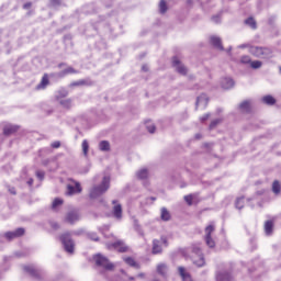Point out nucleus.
Masks as SVG:
<instances>
[{"label": "nucleus", "instance_id": "1", "mask_svg": "<svg viewBox=\"0 0 281 281\" xmlns=\"http://www.w3.org/2000/svg\"><path fill=\"white\" fill-rule=\"evenodd\" d=\"M111 188V178L109 176L103 177L100 186H95L90 190V199H98L102 196Z\"/></svg>", "mask_w": 281, "mask_h": 281}, {"label": "nucleus", "instance_id": "2", "mask_svg": "<svg viewBox=\"0 0 281 281\" xmlns=\"http://www.w3.org/2000/svg\"><path fill=\"white\" fill-rule=\"evenodd\" d=\"M192 262L195 267H205V257H203V252H201L200 245L192 246Z\"/></svg>", "mask_w": 281, "mask_h": 281}, {"label": "nucleus", "instance_id": "3", "mask_svg": "<svg viewBox=\"0 0 281 281\" xmlns=\"http://www.w3.org/2000/svg\"><path fill=\"white\" fill-rule=\"evenodd\" d=\"M249 53L257 58H271L273 52L271 48L260 47V46H250Z\"/></svg>", "mask_w": 281, "mask_h": 281}, {"label": "nucleus", "instance_id": "4", "mask_svg": "<svg viewBox=\"0 0 281 281\" xmlns=\"http://www.w3.org/2000/svg\"><path fill=\"white\" fill-rule=\"evenodd\" d=\"M93 260L97 267H101L105 271H113V269H115V265L109 261V258L102 256L101 254L95 255Z\"/></svg>", "mask_w": 281, "mask_h": 281}, {"label": "nucleus", "instance_id": "5", "mask_svg": "<svg viewBox=\"0 0 281 281\" xmlns=\"http://www.w3.org/2000/svg\"><path fill=\"white\" fill-rule=\"evenodd\" d=\"M164 247H168V239L166 237H161L160 239L153 240L151 252L157 256L164 251Z\"/></svg>", "mask_w": 281, "mask_h": 281}, {"label": "nucleus", "instance_id": "6", "mask_svg": "<svg viewBox=\"0 0 281 281\" xmlns=\"http://www.w3.org/2000/svg\"><path fill=\"white\" fill-rule=\"evenodd\" d=\"M60 240L63 243L65 251L67 254H74V249H75L76 245L74 244L71 236L69 234H64V235H61Z\"/></svg>", "mask_w": 281, "mask_h": 281}, {"label": "nucleus", "instance_id": "7", "mask_svg": "<svg viewBox=\"0 0 281 281\" xmlns=\"http://www.w3.org/2000/svg\"><path fill=\"white\" fill-rule=\"evenodd\" d=\"M214 229H216L214 223H211L209 226L205 227V243L211 249L214 248L216 245L214 239H212V234Z\"/></svg>", "mask_w": 281, "mask_h": 281}, {"label": "nucleus", "instance_id": "8", "mask_svg": "<svg viewBox=\"0 0 281 281\" xmlns=\"http://www.w3.org/2000/svg\"><path fill=\"white\" fill-rule=\"evenodd\" d=\"M82 192V187L80 186V182L72 181V183H69L67 186V196H74V194H80Z\"/></svg>", "mask_w": 281, "mask_h": 281}, {"label": "nucleus", "instance_id": "9", "mask_svg": "<svg viewBox=\"0 0 281 281\" xmlns=\"http://www.w3.org/2000/svg\"><path fill=\"white\" fill-rule=\"evenodd\" d=\"M109 249H115L116 251H120V254H125V251H128V246L124 244L122 240H117L112 245H108Z\"/></svg>", "mask_w": 281, "mask_h": 281}, {"label": "nucleus", "instance_id": "10", "mask_svg": "<svg viewBox=\"0 0 281 281\" xmlns=\"http://www.w3.org/2000/svg\"><path fill=\"white\" fill-rule=\"evenodd\" d=\"M172 66L178 71V74H181V76H186V74H188V68H186V66H183V64H181L179 58L173 57Z\"/></svg>", "mask_w": 281, "mask_h": 281}, {"label": "nucleus", "instance_id": "11", "mask_svg": "<svg viewBox=\"0 0 281 281\" xmlns=\"http://www.w3.org/2000/svg\"><path fill=\"white\" fill-rule=\"evenodd\" d=\"M112 205H114L112 210L114 218H116L117 221H122V204H120L117 200H114L112 201Z\"/></svg>", "mask_w": 281, "mask_h": 281}, {"label": "nucleus", "instance_id": "12", "mask_svg": "<svg viewBox=\"0 0 281 281\" xmlns=\"http://www.w3.org/2000/svg\"><path fill=\"white\" fill-rule=\"evenodd\" d=\"M25 234V228H16L13 232H8L4 234V237L7 240H13V238H19L20 236H23Z\"/></svg>", "mask_w": 281, "mask_h": 281}, {"label": "nucleus", "instance_id": "13", "mask_svg": "<svg viewBox=\"0 0 281 281\" xmlns=\"http://www.w3.org/2000/svg\"><path fill=\"white\" fill-rule=\"evenodd\" d=\"M24 271L25 273H29V276H32V278H41V270H38L37 268H35L32 265L29 266H24Z\"/></svg>", "mask_w": 281, "mask_h": 281}, {"label": "nucleus", "instance_id": "14", "mask_svg": "<svg viewBox=\"0 0 281 281\" xmlns=\"http://www.w3.org/2000/svg\"><path fill=\"white\" fill-rule=\"evenodd\" d=\"M80 221V213L77 211L69 212L66 215V223H70V225H74V223H78Z\"/></svg>", "mask_w": 281, "mask_h": 281}, {"label": "nucleus", "instance_id": "15", "mask_svg": "<svg viewBox=\"0 0 281 281\" xmlns=\"http://www.w3.org/2000/svg\"><path fill=\"white\" fill-rule=\"evenodd\" d=\"M207 102H210V100L207 99V94H201L196 99L195 106L196 109H205L207 106Z\"/></svg>", "mask_w": 281, "mask_h": 281}, {"label": "nucleus", "instance_id": "16", "mask_svg": "<svg viewBox=\"0 0 281 281\" xmlns=\"http://www.w3.org/2000/svg\"><path fill=\"white\" fill-rule=\"evenodd\" d=\"M235 82L234 79H232V77H224L221 79V87L222 89H233Z\"/></svg>", "mask_w": 281, "mask_h": 281}, {"label": "nucleus", "instance_id": "17", "mask_svg": "<svg viewBox=\"0 0 281 281\" xmlns=\"http://www.w3.org/2000/svg\"><path fill=\"white\" fill-rule=\"evenodd\" d=\"M49 86V77L47 75H44L41 82L36 86L37 91H43L47 89Z\"/></svg>", "mask_w": 281, "mask_h": 281}, {"label": "nucleus", "instance_id": "18", "mask_svg": "<svg viewBox=\"0 0 281 281\" xmlns=\"http://www.w3.org/2000/svg\"><path fill=\"white\" fill-rule=\"evenodd\" d=\"M210 42L211 45L216 47V49H221L223 52V44L221 43V37L213 35L211 36Z\"/></svg>", "mask_w": 281, "mask_h": 281}, {"label": "nucleus", "instance_id": "19", "mask_svg": "<svg viewBox=\"0 0 281 281\" xmlns=\"http://www.w3.org/2000/svg\"><path fill=\"white\" fill-rule=\"evenodd\" d=\"M156 269L159 276H162L164 278L168 276V266L166 263H159Z\"/></svg>", "mask_w": 281, "mask_h": 281}, {"label": "nucleus", "instance_id": "20", "mask_svg": "<svg viewBox=\"0 0 281 281\" xmlns=\"http://www.w3.org/2000/svg\"><path fill=\"white\" fill-rule=\"evenodd\" d=\"M123 260L130 267H134V269H139V263H137V261H135V259H133V257H123Z\"/></svg>", "mask_w": 281, "mask_h": 281}, {"label": "nucleus", "instance_id": "21", "mask_svg": "<svg viewBox=\"0 0 281 281\" xmlns=\"http://www.w3.org/2000/svg\"><path fill=\"white\" fill-rule=\"evenodd\" d=\"M19 131V126L16 125H7L3 128L4 135H12V133H16Z\"/></svg>", "mask_w": 281, "mask_h": 281}, {"label": "nucleus", "instance_id": "22", "mask_svg": "<svg viewBox=\"0 0 281 281\" xmlns=\"http://www.w3.org/2000/svg\"><path fill=\"white\" fill-rule=\"evenodd\" d=\"M99 149L103 153H109V150H111V144L109 140H102L99 143Z\"/></svg>", "mask_w": 281, "mask_h": 281}, {"label": "nucleus", "instance_id": "23", "mask_svg": "<svg viewBox=\"0 0 281 281\" xmlns=\"http://www.w3.org/2000/svg\"><path fill=\"white\" fill-rule=\"evenodd\" d=\"M67 95H69V92L67 91V89L65 88H61L57 91L56 93V100H63V98H67Z\"/></svg>", "mask_w": 281, "mask_h": 281}, {"label": "nucleus", "instance_id": "24", "mask_svg": "<svg viewBox=\"0 0 281 281\" xmlns=\"http://www.w3.org/2000/svg\"><path fill=\"white\" fill-rule=\"evenodd\" d=\"M265 232H266L267 236H271V234H273V222L272 221L266 222Z\"/></svg>", "mask_w": 281, "mask_h": 281}, {"label": "nucleus", "instance_id": "25", "mask_svg": "<svg viewBox=\"0 0 281 281\" xmlns=\"http://www.w3.org/2000/svg\"><path fill=\"white\" fill-rule=\"evenodd\" d=\"M179 273L183 281H192V277L188 272H186V268L179 267Z\"/></svg>", "mask_w": 281, "mask_h": 281}, {"label": "nucleus", "instance_id": "26", "mask_svg": "<svg viewBox=\"0 0 281 281\" xmlns=\"http://www.w3.org/2000/svg\"><path fill=\"white\" fill-rule=\"evenodd\" d=\"M160 218L161 221H170V212L167 207H162L160 210Z\"/></svg>", "mask_w": 281, "mask_h": 281}, {"label": "nucleus", "instance_id": "27", "mask_svg": "<svg viewBox=\"0 0 281 281\" xmlns=\"http://www.w3.org/2000/svg\"><path fill=\"white\" fill-rule=\"evenodd\" d=\"M69 74H78V71L74 67H68L59 72V77L64 78V76H69Z\"/></svg>", "mask_w": 281, "mask_h": 281}, {"label": "nucleus", "instance_id": "28", "mask_svg": "<svg viewBox=\"0 0 281 281\" xmlns=\"http://www.w3.org/2000/svg\"><path fill=\"white\" fill-rule=\"evenodd\" d=\"M136 177L140 180L148 179V169L143 168L137 171Z\"/></svg>", "mask_w": 281, "mask_h": 281}, {"label": "nucleus", "instance_id": "29", "mask_svg": "<svg viewBox=\"0 0 281 281\" xmlns=\"http://www.w3.org/2000/svg\"><path fill=\"white\" fill-rule=\"evenodd\" d=\"M235 207L236 210H243L245 207V198H237L235 201Z\"/></svg>", "mask_w": 281, "mask_h": 281}, {"label": "nucleus", "instance_id": "30", "mask_svg": "<svg viewBox=\"0 0 281 281\" xmlns=\"http://www.w3.org/2000/svg\"><path fill=\"white\" fill-rule=\"evenodd\" d=\"M81 148H82L83 156L87 157L89 155V140L83 139L81 144Z\"/></svg>", "mask_w": 281, "mask_h": 281}, {"label": "nucleus", "instance_id": "31", "mask_svg": "<svg viewBox=\"0 0 281 281\" xmlns=\"http://www.w3.org/2000/svg\"><path fill=\"white\" fill-rule=\"evenodd\" d=\"M272 192H273V194H280V192H281L280 181H278V180L273 181V183H272Z\"/></svg>", "mask_w": 281, "mask_h": 281}, {"label": "nucleus", "instance_id": "32", "mask_svg": "<svg viewBox=\"0 0 281 281\" xmlns=\"http://www.w3.org/2000/svg\"><path fill=\"white\" fill-rule=\"evenodd\" d=\"M59 103L61 104V106H64V109H71L72 106L71 99H61L59 100Z\"/></svg>", "mask_w": 281, "mask_h": 281}, {"label": "nucleus", "instance_id": "33", "mask_svg": "<svg viewBox=\"0 0 281 281\" xmlns=\"http://www.w3.org/2000/svg\"><path fill=\"white\" fill-rule=\"evenodd\" d=\"M239 109L240 111H243V113H249V109H250L249 101L241 102L239 105Z\"/></svg>", "mask_w": 281, "mask_h": 281}, {"label": "nucleus", "instance_id": "34", "mask_svg": "<svg viewBox=\"0 0 281 281\" xmlns=\"http://www.w3.org/2000/svg\"><path fill=\"white\" fill-rule=\"evenodd\" d=\"M262 102H265V104L273 105L276 104V99L272 95H266L262 98Z\"/></svg>", "mask_w": 281, "mask_h": 281}, {"label": "nucleus", "instance_id": "35", "mask_svg": "<svg viewBox=\"0 0 281 281\" xmlns=\"http://www.w3.org/2000/svg\"><path fill=\"white\" fill-rule=\"evenodd\" d=\"M63 203H64L63 199L56 198L52 204L53 210H55V211L58 210L60 207V205H63Z\"/></svg>", "mask_w": 281, "mask_h": 281}, {"label": "nucleus", "instance_id": "36", "mask_svg": "<svg viewBox=\"0 0 281 281\" xmlns=\"http://www.w3.org/2000/svg\"><path fill=\"white\" fill-rule=\"evenodd\" d=\"M245 24L248 25L251 30H256V20L254 18H248L245 20Z\"/></svg>", "mask_w": 281, "mask_h": 281}, {"label": "nucleus", "instance_id": "37", "mask_svg": "<svg viewBox=\"0 0 281 281\" xmlns=\"http://www.w3.org/2000/svg\"><path fill=\"white\" fill-rule=\"evenodd\" d=\"M159 10L161 14H166V12H168V5L166 4V0L160 1Z\"/></svg>", "mask_w": 281, "mask_h": 281}, {"label": "nucleus", "instance_id": "38", "mask_svg": "<svg viewBox=\"0 0 281 281\" xmlns=\"http://www.w3.org/2000/svg\"><path fill=\"white\" fill-rule=\"evenodd\" d=\"M250 67L251 69H260V67H262V61L260 60L250 61Z\"/></svg>", "mask_w": 281, "mask_h": 281}, {"label": "nucleus", "instance_id": "39", "mask_svg": "<svg viewBox=\"0 0 281 281\" xmlns=\"http://www.w3.org/2000/svg\"><path fill=\"white\" fill-rule=\"evenodd\" d=\"M240 63H241L243 65H250V64H251V57L245 55V56H243V57L240 58Z\"/></svg>", "mask_w": 281, "mask_h": 281}, {"label": "nucleus", "instance_id": "40", "mask_svg": "<svg viewBox=\"0 0 281 281\" xmlns=\"http://www.w3.org/2000/svg\"><path fill=\"white\" fill-rule=\"evenodd\" d=\"M146 128H147L148 133H151V134L155 133V131H156L155 124H153L150 122L146 123Z\"/></svg>", "mask_w": 281, "mask_h": 281}, {"label": "nucleus", "instance_id": "41", "mask_svg": "<svg viewBox=\"0 0 281 281\" xmlns=\"http://www.w3.org/2000/svg\"><path fill=\"white\" fill-rule=\"evenodd\" d=\"M36 177H37V179H40V181H43V179H45V172L36 171Z\"/></svg>", "mask_w": 281, "mask_h": 281}, {"label": "nucleus", "instance_id": "42", "mask_svg": "<svg viewBox=\"0 0 281 281\" xmlns=\"http://www.w3.org/2000/svg\"><path fill=\"white\" fill-rule=\"evenodd\" d=\"M82 85H87V81H85V80H79V81H77V82L71 83L72 87H80V86H82Z\"/></svg>", "mask_w": 281, "mask_h": 281}, {"label": "nucleus", "instance_id": "43", "mask_svg": "<svg viewBox=\"0 0 281 281\" xmlns=\"http://www.w3.org/2000/svg\"><path fill=\"white\" fill-rule=\"evenodd\" d=\"M217 124H221V120L220 119L212 121L211 124H210V128L211 130L214 128Z\"/></svg>", "mask_w": 281, "mask_h": 281}, {"label": "nucleus", "instance_id": "44", "mask_svg": "<svg viewBox=\"0 0 281 281\" xmlns=\"http://www.w3.org/2000/svg\"><path fill=\"white\" fill-rule=\"evenodd\" d=\"M192 194L184 196V201L188 203V205H192Z\"/></svg>", "mask_w": 281, "mask_h": 281}, {"label": "nucleus", "instance_id": "45", "mask_svg": "<svg viewBox=\"0 0 281 281\" xmlns=\"http://www.w3.org/2000/svg\"><path fill=\"white\" fill-rule=\"evenodd\" d=\"M52 148H60V142L56 140L52 143Z\"/></svg>", "mask_w": 281, "mask_h": 281}, {"label": "nucleus", "instance_id": "46", "mask_svg": "<svg viewBox=\"0 0 281 281\" xmlns=\"http://www.w3.org/2000/svg\"><path fill=\"white\" fill-rule=\"evenodd\" d=\"M247 47L249 49V47H251V46L249 44H241L238 46V49H247Z\"/></svg>", "mask_w": 281, "mask_h": 281}, {"label": "nucleus", "instance_id": "47", "mask_svg": "<svg viewBox=\"0 0 281 281\" xmlns=\"http://www.w3.org/2000/svg\"><path fill=\"white\" fill-rule=\"evenodd\" d=\"M24 10H30V8H32V2H26L24 5H23Z\"/></svg>", "mask_w": 281, "mask_h": 281}, {"label": "nucleus", "instance_id": "48", "mask_svg": "<svg viewBox=\"0 0 281 281\" xmlns=\"http://www.w3.org/2000/svg\"><path fill=\"white\" fill-rule=\"evenodd\" d=\"M209 119H210V114L207 113V114H204L200 120L201 122H205Z\"/></svg>", "mask_w": 281, "mask_h": 281}, {"label": "nucleus", "instance_id": "49", "mask_svg": "<svg viewBox=\"0 0 281 281\" xmlns=\"http://www.w3.org/2000/svg\"><path fill=\"white\" fill-rule=\"evenodd\" d=\"M50 4L60 5V0H50Z\"/></svg>", "mask_w": 281, "mask_h": 281}, {"label": "nucleus", "instance_id": "50", "mask_svg": "<svg viewBox=\"0 0 281 281\" xmlns=\"http://www.w3.org/2000/svg\"><path fill=\"white\" fill-rule=\"evenodd\" d=\"M89 236H90L91 240H98V235L92 233Z\"/></svg>", "mask_w": 281, "mask_h": 281}, {"label": "nucleus", "instance_id": "51", "mask_svg": "<svg viewBox=\"0 0 281 281\" xmlns=\"http://www.w3.org/2000/svg\"><path fill=\"white\" fill-rule=\"evenodd\" d=\"M251 201H255V203H258V198L254 196L251 199H248V203H251Z\"/></svg>", "mask_w": 281, "mask_h": 281}, {"label": "nucleus", "instance_id": "52", "mask_svg": "<svg viewBox=\"0 0 281 281\" xmlns=\"http://www.w3.org/2000/svg\"><path fill=\"white\" fill-rule=\"evenodd\" d=\"M9 192H10L11 194H16V190H15L14 188L9 189Z\"/></svg>", "mask_w": 281, "mask_h": 281}, {"label": "nucleus", "instance_id": "53", "mask_svg": "<svg viewBox=\"0 0 281 281\" xmlns=\"http://www.w3.org/2000/svg\"><path fill=\"white\" fill-rule=\"evenodd\" d=\"M27 184H29V186H33V184H34V179H32V178L29 179Z\"/></svg>", "mask_w": 281, "mask_h": 281}, {"label": "nucleus", "instance_id": "54", "mask_svg": "<svg viewBox=\"0 0 281 281\" xmlns=\"http://www.w3.org/2000/svg\"><path fill=\"white\" fill-rule=\"evenodd\" d=\"M52 227H53L54 229H58V224L53 223V224H52Z\"/></svg>", "mask_w": 281, "mask_h": 281}, {"label": "nucleus", "instance_id": "55", "mask_svg": "<svg viewBox=\"0 0 281 281\" xmlns=\"http://www.w3.org/2000/svg\"><path fill=\"white\" fill-rule=\"evenodd\" d=\"M260 194H265V191H258L257 196H260Z\"/></svg>", "mask_w": 281, "mask_h": 281}, {"label": "nucleus", "instance_id": "56", "mask_svg": "<svg viewBox=\"0 0 281 281\" xmlns=\"http://www.w3.org/2000/svg\"><path fill=\"white\" fill-rule=\"evenodd\" d=\"M142 69H143V71H148V67H146V66H143Z\"/></svg>", "mask_w": 281, "mask_h": 281}, {"label": "nucleus", "instance_id": "57", "mask_svg": "<svg viewBox=\"0 0 281 281\" xmlns=\"http://www.w3.org/2000/svg\"><path fill=\"white\" fill-rule=\"evenodd\" d=\"M145 276H146V274H144V273H139V274L137 276V278H145Z\"/></svg>", "mask_w": 281, "mask_h": 281}, {"label": "nucleus", "instance_id": "58", "mask_svg": "<svg viewBox=\"0 0 281 281\" xmlns=\"http://www.w3.org/2000/svg\"><path fill=\"white\" fill-rule=\"evenodd\" d=\"M195 138H196V139H201V134H196V135H195Z\"/></svg>", "mask_w": 281, "mask_h": 281}, {"label": "nucleus", "instance_id": "59", "mask_svg": "<svg viewBox=\"0 0 281 281\" xmlns=\"http://www.w3.org/2000/svg\"><path fill=\"white\" fill-rule=\"evenodd\" d=\"M130 280H135V278L131 277Z\"/></svg>", "mask_w": 281, "mask_h": 281}, {"label": "nucleus", "instance_id": "60", "mask_svg": "<svg viewBox=\"0 0 281 281\" xmlns=\"http://www.w3.org/2000/svg\"><path fill=\"white\" fill-rule=\"evenodd\" d=\"M280 72H281V67H280Z\"/></svg>", "mask_w": 281, "mask_h": 281}]
</instances>
